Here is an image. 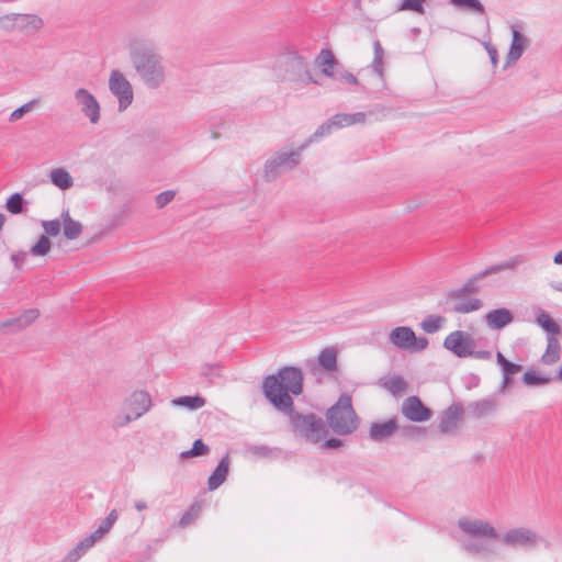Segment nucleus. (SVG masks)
Listing matches in <instances>:
<instances>
[{
  "instance_id": "1a4fd4ad",
  "label": "nucleus",
  "mask_w": 562,
  "mask_h": 562,
  "mask_svg": "<svg viewBox=\"0 0 562 562\" xmlns=\"http://www.w3.org/2000/svg\"><path fill=\"white\" fill-rule=\"evenodd\" d=\"M502 544L514 550L531 551L542 540L541 536L527 527H515L499 535Z\"/></svg>"
},
{
  "instance_id": "4c0bfd02",
  "label": "nucleus",
  "mask_w": 562,
  "mask_h": 562,
  "mask_svg": "<svg viewBox=\"0 0 562 562\" xmlns=\"http://www.w3.org/2000/svg\"><path fill=\"white\" fill-rule=\"evenodd\" d=\"M373 52L374 57L372 60V68L375 74H378L380 77L383 76V57H384V49L380 43L379 40L373 42Z\"/></svg>"
},
{
  "instance_id": "a19ab883",
  "label": "nucleus",
  "mask_w": 562,
  "mask_h": 562,
  "mask_svg": "<svg viewBox=\"0 0 562 562\" xmlns=\"http://www.w3.org/2000/svg\"><path fill=\"white\" fill-rule=\"evenodd\" d=\"M83 226L79 221H68L63 226V233L66 239H77L82 233Z\"/></svg>"
},
{
  "instance_id": "473e14b6",
  "label": "nucleus",
  "mask_w": 562,
  "mask_h": 562,
  "mask_svg": "<svg viewBox=\"0 0 562 562\" xmlns=\"http://www.w3.org/2000/svg\"><path fill=\"white\" fill-rule=\"evenodd\" d=\"M26 204L27 203L24 200L22 193L15 192L8 198L4 207L11 214L18 215L23 214L27 211Z\"/></svg>"
},
{
  "instance_id": "cd10ccee",
  "label": "nucleus",
  "mask_w": 562,
  "mask_h": 562,
  "mask_svg": "<svg viewBox=\"0 0 562 562\" xmlns=\"http://www.w3.org/2000/svg\"><path fill=\"white\" fill-rule=\"evenodd\" d=\"M561 346L554 336L548 337L546 352L541 357V362L547 366L554 364L560 360Z\"/></svg>"
},
{
  "instance_id": "6e6552de",
  "label": "nucleus",
  "mask_w": 562,
  "mask_h": 562,
  "mask_svg": "<svg viewBox=\"0 0 562 562\" xmlns=\"http://www.w3.org/2000/svg\"><path fill=\"white\" fill-rule=\"evenodd\" d=\"M279 64L284 67V78L301 83H318L308 69L305 57L295 50H288L280 55Z\"/></svg>"
},
{
  "instance_id": "4be33fe9",
  "label": "nucleus",
  "mask_w": 562,
  "mask_h": 562,
  "mask_svg": "<svg viewBox=\"0 0 562 562\" xmlns=\"http://www.w3.org/2000/svg\"><path fill=\"white\" fill-rule=\"evenodd\" d=\"M397 427V422L394 418L383 423H372L369 430V437L375 442H381L393 436Z\"/></svg>"
},
{
  "instance_id": "864d4df0",
  "label": "nucleus",
  "mask_w": 562,
  "mask_h": 562,
  "mask_svg": "<svg viewBox=\"0 0 562 562\" xmlns=\"http://www.w3.org/2000/svg\"><path fill=\"white\" fill-rule=\"evenodd\" d=\"M26 257H27V252L24 250H20V251L13 252L11 255L10 259L16 269H21L26 260Z\"/></svg>"
},
{
  "instance_id": "39448f33",
  "label": "nucleus",
  "mask_w": 562,
  "mask_h": 562,
  "mask_svg": "<svg viewBox=\"0 0 562 562\" xmlns=\"http://www.w3.org/2000/svg\"><path fill=\"white\" fill-rule=\"evenodd\" d=\"M329 428L339 436L352 434L358 428V416L352 407L351 396L341 394L326 413Z\"/></svg>"
},
{
  "instance_id": "3c124183",
  "label": "nucleus",
  "mask_w": 562,
  "mask_h": 562,
  "mask_svg": "<svg viewBox=\"0 0 562 562\" xmlns=\"http://www.w3.org/2000/svg\"><path fill=\"white\" fill-rule=\"evenodd\" d=\"M15 13L5 14L0 18V27L4 31H14L18 30V26H15Z\"/></svg>"
},
{
  "instance_id": "c9c22d12",
  "label": "nucleus",
  "mask_w": 562,
  "mask_h": 562,
  "mask_svg": "<svg viewBox=\"0 0 562 562\" xmlns=\"http://www.w3.org/2000/svg\"><path fill=\"white\" fill-rule=\"evenodd\" d=\"M446 323V318L440 315H428L420 324L422 329L427 334H434L440 330Z\"/></svg>"
},
{
  "instance_id": "393cba45",
  "label": "nucleus",
  "mask_w": 562,
  "mask_h": 562,
  "mask_svg": "<svg viewBox=\"0 0 562 562\" xmlns=\"http://www.w3.org/2000/svg\"><path fill=\"white\" fill-rule=\"evenodd\" d=\"M15 26L22 32H34L43 26V20L35 14L15 13Z\"/></svg>"
},
{
  "instance_id": "de8ad7c7",
  "label": "nucleus",
  "mask_w": 562,
  "mask_h": 562,
  "mask_svg": "<svg viewBox=\"0 0 562 562\" xmlns=\"http://www.w3.org/2000/svg\"><path fill=\"white\" fill-rule=\"evenodd\" d=\"M37 103H38V101L34 99V100H31L30 102L21 105L20 108L15 109L10 115V119H9L10 122H16L20 119H22L26 113L32 111Z\"/></svg>"
},
{
  "instance_id": "e433bc0d",
  "label": "nucleus",
  "mask_w": 562,
  "mask_h": 562,
  "mask_svg": "<svg viewBox=\"0 0 562 562\" xmlns=\"http://www.w3.org/2000/svg\"><path fill=\"white\" fill-rule=\"evenodd\" d=\"M119 518V514L116 509H112L109 515L105 517V519L102 521V524L99 526L97 530L92 532V535L98 539L101 540L105 533H108L115 521Z\"/></svg>"
},
{
  "instance_id": "5fc2aeb1",
  "label": "nucleus",
  "mask_w": 562,
  "mask_h": 562,
  "mask_svg": "<svg viewBox=\"0 0 562 562\" xmlns=\"http://www.w3.org/2000/svg\"><path fill=\"white\" fill-rule=\"evenodd\" d=\"M137 418L136 417H133V414L130 413V412H125L124 415H119L115 420H114V426L115 427H125L127 426L133 420H136Z\"/></svg>"
},
{
  "instance_id": "7ed1b4c3",
  "label": "nucleus",
  "mask_w": 562,
  "mask_h": 562,
  "mask_svg": "<svg viewBox=\"0 0 562 562\" xmlns=\"http://www.w3.org/2000/svg\"><path fill=\"white\" fill-rule=\"evenodd\" d=\"M130 58L137 76L148 89H158L166 82L164 57L151 43H132Z\"/></svg>"
},
{
  "instance_id": "bf43d9fd",
  "label": "nucleus",
  "mask_w": 562,
  "mask_h": 562,
  "mask_svg": "<svg viewBox=\"0 0 562 562\" xmlns=\"http://www.w3.org/2000/svg\"><path fill=\"white\" fill-rule=\"evenodd\" d=\"M80 555L76 552V550L72 548L70 549L65 558L61 560V562H78L80 560Z\"/></svg>"
},
{
  "instance_id": "72a5a7b5",
  "label": "nucleus",
  "mask_w": 562,
  "mask_h": 562,
  "mask_svg": "<svg viewBox=\"0 0 562 562\" xmlns=\"http://www.w3.org/2000/svg\"><path fill=\"white\" fill-rule=\"evenodd\" d=\"M537 324L548 334L557 335L561 328L558 323L544 311L540 310L536 316Z\"/></svg>"
},
{
  "instance_id": "5701e85b",
  "label": "nucleus",
  "mask_w": 562,
  "mask_h": 562,
  "mask_svg": "<svg viewBox=\"0 0 562 562\" xmlns=\"http://www.w3.org/2000/svg\"><path fill=\"white\" fill-rule=\"evenodd\" d=\"M315 63L321 68L322 74L328 78H331L336 71V68L341 66V64L334 56L333 52L327 48L321 50L315 59Z\"/></svg>"
},
{
  "instance_id": "603ef678",
  "label": "nucleus",
  "mask_w": 562,
  "mask_h": 562,
  "mask_svg": "<svg viewBox=\"0 0 562 562\" xmlns=\"http://www.w3.org/2000/svg\"><path fill=\"white\" fill-rule=\"evenodd\" d=\"M425 0H404V2L401 5L402 10H411L418 13H422L424 11L423 9V2Z\"/></svg>"
},
{
  "instance_id": "052dcab7",
  "label": "nucleus",
  "mask_w": 562,
  "mask_h": 562,
  "mask_svg": "<svg viewBox=\"0 0 562 562\" xmlns=\"http://www.w3.org/2000/svg\"><path fill=\"white\" fill-rule=\"evenodd\" d=\"M366 114L363 112H357L350 114L351 125L357 123H364L366 122Z\"/></svg>"
},
{
  "instance_id": "2eb2a0df",
  "label": "nucleus",
  "mask_w": 562,
  "mask_h": 562,
  "mask_svg": "<svg viewBox=\"0 0 562 562\" xmlns=\"http://www.w3.org/2000/svg\"><path fill=\"white\" fill-rule=\"evenodd\" d=\"M510 30L512 43L509 46V52L506 56L505 67L514 65L530 45L529 38L521 32V24H513Z\"/></svg>"
},
{
  "instance_id": "dca6fc26",
  "label": "nucleus",
  "mask_w": 562,
  "mask_h": 562,
  "mask_svg": "<svg viewBox=\"0 0 562 562\" xmlns=\"http://www.w3.org/2000/svg\"><path fill=\"white\" fill-rule=\"evenodd\" d=\"M151 407V398L147 392L136 391L124 402V411L133 414L137 419Z\"/></svg>"
},
{
  "instance_id": "6e6d98bb",
  "label": "nucleus",
  "mask_w": 562,
  "mask_h": 562,
  "mask_svg": "<svg viewBox=\"0 0 562 562\" xmlns=\"http://www.w3.org/2000/svg\"><path fill=\"white\" fill-rule=\"evenodd\" d=\"M484 47L490 56L493 67L494 68L497 67V64H498L497 48L494 45H492L491 43H484Z\"/></svg>"
},
{
  "instance_id": "412c9836",
  "label": "nucleus",
  "mask_w": 562,
  "mask_h": 562,
  "mask_svg": "<svg viewBox=\"0 0 562 562\" xmlns=\"http://www.w3.org/2000/svg\"><path fill=\"white\" fill-rule=\"evenodd\" d=\"M514 321L513 313L505 308L492 310L485 315L487 326L494 330H501Z\"/></svg>"
},
{
  "instance_id": "7c9ffc66",
  "label": "nucleus",
  "mask_w": 562,
  "mask_h": 562,
  "mask_svg": "<svg viewBox=\"0 0 562 562\" xmlns=\"http://www.w3.org/2000/svg\"><path fill=\"white\" fill-rule=\"evenodd\" d=\"M201 376L205 378L209 384H220L223 381V367L220 363H205L201 367Z\"/></svg>"
},
{
  "instance_id": "09e8293b",
  "label": "nucleus",
  "mask_w": 562,
  "mask_h": 562,
  "mask_svg": "<svg viewBox=\"0 0 562 562\" xmlns=\"http://www.w3.org/2000/svg\"><path fill=\"white\" fill-rule=\"evenodd\" d=\"M246 451L255 457L267 458L271 454L272 450L265 445H248Z\"/></svg>"
},
{
  "instance_id": "0e129e2a",
  "label": "nucleus",
  "mask_w": 562,
  "mask_h": 562,
  "mask_svg": "<svg viewBox=\"0 0 562 562\" xmlns=\"http://www.w3.org/2000/svg\"><path fill=\"white\" fill-rule=\"evenodd\" d=\"M61 220H63V225H64L65 223H67L68 221H74V218H72V217H70V215H69V210H65V211H63V213H61Z\"/></svg>"
},
{
  "instance_id": "58836bf2",
  "label": "nucleus",
  "mask_w": 562,
  "mask_h": 562,
  "mask_svg": "<svg viewBox=\"0 0 562 562\" xmlns=\"http://www.w3.org/2000/svg\"><path fill=\"white\" fill-rule=\"evenodd\" d=\"M52 249V241L46 235H41L37 241L31 247L30 254L32 256H46Z\"/></svg>"
},
{
  "instance_id": "79ce46f5",
  "label": "nucleus",
  "mask_w": 562,
  "mask_h": 562,
  "mask_svg": "<svg viewBox=\"0 0 562 562\" xmlns=\"http://www.w3.org/2000/svg\"><path fill=\"white\" fill-rule=\"evenodd\" d=\"M451 3L456 7L467 10L470 12H475L483 14L485 12L484 5L480 0H451Z\"/></svg>"
},
{
  "instance_id": "bb28decb",
  "label": "nucleus",
  "mask_w": 562,
  "mask_h": 562,
  "mask_svg": "<svg viewBox=\"0 0 562 562\" xmlns=\"http://www.w3.org/2000/svg\"><path fill=\"white\" fill-rule=\"evenodd\" d=\"M380 384L393 396H398L405 393L408 387V383L398 374H394L387 379H381Z\"/></svg>"
},
{
  "instance_id": "774afa93",
  "label": "nucleus",
  "mask_w": 562,
  "mask_h": 562,
  "mask_svg": "<svg viewBox=\"0 0 562 562\" xmlns=\"http://www.w3.org/2000/svg\"><path fill=\"white\" fill-rule=\"evenodd\" d=\"M557 291L562 292V283H557L552 285Z\"/></svg>"
},
{
  "instance_id": "20e7f679",
  "label": "nucleus",
  "mask_w": 562,
  "mask_h": 562,
  "mask_svg": "<svg viewBox=\"0 0 562 562\" xmlns=\"http://www.w3.org/2000/svg\"><path fill=\"white\" fill-rule=\"evenodd\" d=\"M458 527L465 535L473 538L461 542V547L465 552L483 559H488L496 554L495 548L486 542L485 539L498 540L499 533L488 521L462 517L458 520Z\"/></svg>"
},
{
  "instance_id": "c85d7f7f",
  "label": "nucleus",
  "mask_w": 562,
  "mask_h": 562,
  "mask_svg": "<svg viewBox=\"0 0 562 562\" xmlns=\"http://www.w3.org/2000/svg\"><path fill=\"white\" fill-rule=\"evenodd\" d=\"M522 370V366L518 363H510L502 369L503 380L498 386L499 394H506L509 387L514 384V375Z\"/></svg>"
},
{
  "instance_id": "2f4dec72",
  "label": "nucleus",
  "mask_w": 562,
  "mask_h": 562,
  "mask_svg": "<svg viewBox=\"0 0 562 562\" xmlns=\"http://www.w3.org/2000/svg\"><path fill=\"white\" fill-rule=\"evenodd\" d=\"M205 403H206V400L201 395H194V396L186 395V396H180V397L172 400V405L186 407L190 411L199 409V408L203 407L205 405Z\"/></svg>"
},
{
  "instance_id": "6ab92c4d",
  "label": "nucleus",
  "mask_w": 562,
  "mask_h": 562,
  "mask_svg": "<svg viewBox=\"0 0 562 562\" xmlns=\"http://www.w3.org/2000/svg\"><path fill=\"white\" fill-rule=\"evenodd\" d=\"M498 408V401L495 397L488 396L479 401L468 404V414L474 418H483Z\"/></svg>"
},
{
  "instance_id": "c03bdc74",
  "label": "nucleus",
  "mask_w": 562,
  "mask_h": 562,
  "mask_svg": "<svg viewBox=\"0 0 562 562\" xmlns=\"http://www.w3.org/2000/svg\"><path fill=\"white\" fill-rule=\"evenodd\" d=\"M99 540L92 535H88L82 538L74 549L82 558Z\"/></svg>"
},
{
  "instance_id": "f3484780",
  "label": "nucleus",
  "mask_w": 562,
  "mask_h": 562,
  "mask_svg": "<svg viewBox=\"0 0 562 562\" xmlns=\"http://www.w3.org/2000/svg\"><path fill=\"white\" fill-rule=\"evenodd\" d=\"M464 414L463 406L460 403L451 404L442 412L439 417V430L442 434H449L458 427V423Z\"/></svg>"
},
{
  "instance_id": "680f3d73",
  "label": "nucleus",
  "mask_w": 562,
  "mask_h": 562,
  "mask_svg": "<svg viewBox=\"0 0 562 562\" xmlns=\"http://www.w3.org/2000/svg\"><path fill=\"white\" fill-rule=\"evenodd\" d=\"M496 362L501 367V369L513 363L512 361L507 360L501 351H497V353H496Z\"/></svg>"
},
{
  "instance_id": "4468645a",
  "label": "nucleus",
  "mask_w": 562,
  "mask_h": 562,
  "mask_svg": "<svg viewBox=\"0 0 562 562\" xmlns=\"http://www.w3.org/2000/svg\"><path fill=\"white\" fill-rule=\"evenodd\" d=\"M401 412L408 420L414 423L426 422L432 416L431 409L425 406L422 400L415 395L404 400Z\"/></svg>"
},
{
  "instance_id": "0eeeda50",
  "label": "nucleus",
  "mask_w": 562,
  "mask_h": 562,
  "mask_svg": "<svg viewBox=\"0 0 562 562\" xmlns=\"http://www.w3.org/2000/svg\"><path fill=\"white\" fill-rule=\"evenodd\" d=\"M312 144L307 138L297 149L290 153H279L265 164V179L268 182L276 180L282 172L294 169L301 161V153Z\"/></svg>"
},
{
  "instance_id": "9b49d317",
  "label": "nucleus",
  "mask_w": 562,
  "mask_h": 562,
  "mask_svg": "<svg viewBox=\"0 0 562 562\" xmlns=\"http://www.w3.org/2000/svg\"><path fill=\"white\" fill-rule=\"evenodd\" d=\"M109 89L119 100V111H125L133 102V87L120 70H112L109 78Z\"/></svg>"
},
{
  "instance_id": "9d476101",
  "label": "nucleus",
  "mask_w": 562,
  "mask_h": 562,
  "mask_svg": "<svg viewBox=\"0 0 562 562\" xmlns=\"http://www.w3.org/2000/svg\"><path fill=\"white\" fill-rule=\"evenodd\" d=\"M389 340L401 350L420 352L428 347L426 337H417L415 331L407 326L395 327L389 335Z\"/></svg>"
},
{
  "instance_id": "4d7b16f0",
  "label": "nucleus",
  "mask_w": 562,
  "mask_h": 562,
  "mask_svg": "<svg viewBox=\"0 0 562 562\" xmlns=\"http://www.w3.org/2000/svg\"><path fill=\"white\" fill-rule=\"evenodd\" d=\"M342 446V440L339 438H329L324 441L323 447L325 449H337Z\"/></svg>"
},
{
  "instance_id": "c756f323",
  "label": "nucleus",
  "mask_w": 562,
  "mask_h": 562,
  "mask_svg": "<svg viewBox=\"0 0 562 562\" xmlns=\"http://www.w3.org/2000/svg\"><path fill=\"white\" fill-rule=\"evenodd\" d=\"M52 183L60 190H68L74 186V179L64 168H56L50 171Z\"/></svg>"
},
{
  "instance_id": "423d86ee",
  "label": "nucleus",
  "mask_w": 562,
  "mask_h": 562,
  "mask_svg": "<svg viewBox=\"0 0 562 562\" xmlns=\"http://www.w3.org/2000/svg\"><path fill=\"white\" fill-rule=\"evenodd\" d=\"M280 412L290 417L293 431L306 441L317 443L328 432L323 419L313 413L302 414L294 411V407L291 411Z\"/></svg>"
},
{
  "instance_id": "a211bd4d",
  "label": "nucleus",
  "mask_w": 562,
  "mask_h": 562,
  "mask_svg": "<svg viewBox=\"0 0 562 562\" xmlns=\"http://www.w3.org/2000/svg\"><path fill=\"white\" fill-rule=\"evenodd\" d=\"M351 125L350 114L337 113L328 119L326 122L321 124L318 128L308 137L312 138V143L315 139L329 135L334 128H342Z\"/></svg>"
},
{
  "instance_id": "69168bd1",
  "label": "nucleus",
  "mask_w": 562,
  "mask_h": 562,
  "mask_svg": "<svg viewBox=\"0 0 562 562\" xmlns=\"http://www.w3.org/2000/svg\"><path fill=\"white\" fill-rule=\"evenodd\" d=\"M553 262L562 266V249L554 255Z\"/></svg>"
},
{
  "instance_id": "e2e57ef3",
  "label": "nucleus",
  "mask_w": 562,
  "mask_h": 562,
  "mask_svg": "<svg viewBox=\"0 0 562 562\" xmlns=\"http://www.w3.org/2000/svg\"><path fill=\"white\" fill-rule=\"evenodd\" d=\"M134 507H135V509L137 512H143V510H146L148 508L147 503L145 501H142V499L135 501Z\"/></svg>"
},
{
  "instance_id": "aec40b11",
  "label": "nucleus",
  "mask_w": 562,
  "mask_h": 562,
  "mask_svg": "<svg viewBox=\"0 0 562 562\" xmlns=\"http://www.w3.org/2000/svg\"><path fill=\"white\" fill-rule=\"evenodd\" d=\"M38 316L40 311L37 308H29L20 316L2 322L0 328H12L13 331H20L33 324Z\"/></svg>"
},
{
  "instance_id": "ea45409f",
  "label": "nucleus",
  "mask_w": 562,
  "mask_h": 562,
  "mask_svg": "<svg viewBox=\"0 0 562 562\" xmlns=\"http://www.w3.org/2000/svg\"><path fill=\"white\" fill-rule=\"evenodd\" d=\"M210 451V448L207 445L204 443L202 439H196L193 441L192 448L187 451H182L180 453V457L182 459L193 458V457H200L205 456Z\"/></svg>"
},
{
  "instance_id": "f257e3e1",
  "label": "nucleus",
  "mask_w": 562,
  "mask_h": 562,
  "mask_svg": "<svg viewBox=\"0 0 562 562\" xmlns=\"http://www.w3.org/2000/svg\"><path fill=\"white\" fill-rule=\"evenodd\" d=\"M303 372L297 367H283L276 374L263 378L261 389L266 400L277 411H291L294 402L291 395L303 393Z\"/></svg>"
},
{
  "instance_id": "f8f14e48",
  "label": "nucleus",
  "mask_w": 562,
  "mask_h": 562,
  "mask_svg": "<svg viewBox=\"0 0 562 562\" xmlns=\"http://www.w3.org/2000/svg\"><path fill=\"white\" fill-rule=\"evenodd\" d=\"M442 346L458 358H468L475 348V341L469 333L454 330L445 338Z\"/></svg>"
},
{
  "instance_id": "f03ea898",
  "label": "nucleus",
  "mask_w": 562,
  "mask_h": 562,
  "mask_svg": "<svg viewBox=\"0 0 562 562\" xmlns=\"http://www.w3.org/2000/svg\"><path fill=\"white\" fill-rule=\"evenodd\" d=\"M524 262L522 256H515L509 260L490 266L484 270L474 273L459 288L452 289L447 293L448 300H456L452 311L458 314H468L479 311L483 306V302L477 297H468L472 294H477L481 291L480 281L483 279L499 273L505 270H513Z\"/></svg>"
},
{
  "instance_id": "13d9d810",
  "label": "nucleus",
  "mask_w": 562,
  "mask_h": 562,
  "mask_svg": "<svg viewBox=\"0 0 562 562\" xmlns=\"http://www.w3.org/2000/svg\"><path fill=\"white\" fill-rule=\"evenodd\" d=\"M470 357H473L475 359L488 360L491 359L492 353L488 350H475V348H472V353L470 355Z\"/></svg>"
},
{
  "instance_id": "a878e982",
  "label": "nucleus",
  "mask_w": 562,
  "mask_h": 562,
  "mask_svg": "<svg viewBox=\"0 0 562 562\" xmlns=\"http://www.w3.org/2000/svg\"><path fill=\"white\" fill-rule=\"evenodd\" d=\"M318 367L328 373L337 371V350L334 347H327L321 351L317 357Z\"/></svg>"
},
{
  "instance_id": "37998d69",
  "label": "nucleus",
  "mask_w": 562,
  "mask_h": 562,
  "mask_svg": "<svg viewBox=\"0 0 562 562\" xmlns=\"http://www.w3.org/2000/svg\"><path fill=\"white\" fill-rule=\"evenodd\" d=\"M331 79L340 81V82H345L348 85H353V86L359 85V80L357 79V77L353 74H351L350 71H348L342 65L340 67L336 68V71H335L334 76L331 77Z\"/></svg>"
},
{
  "instance_id": "f704fd0d",
  "label": "nucleus",
  "mask_w": 562,
  "mask_h": 562,
  "mask_svg": "<svg viewBox=\"0 0 562 562\" xmlns=\"http://www.w3.org/2000/svg\"><path fill=\"white\" fill-rule=\"evenodd\" d=\"M553 380V378L541 375L533 370L526 371L521 378L522 383L529 387L547 385Z\"/></svg>"
},
{
  "instance_id": "8fccbe9b",
  "label": "nucleus",
  "mask_w": 562,
  "mask_h": 562,
  "mask_svg": "<svg viewBox=\"0 0 562 562\" xmlns=\"http://www.w3.org/2000/svg\"><path fill=\"white\" fill-rule=\"evenodd\" d=\"M176 192L172 190H167L159 193L156 196V205L158 209L165 207L168 203H170L175 199Z\"/></svg>"
},
{
  "instance_id": "338daca9",
  "label": "nucleus",
  "mask_w": 562,
  "mask_h": 562,
  "mask_svg": "<svg viewBox=\"0 0 562 562\" xmlns=\"http://www.w3.org/2000/svg\"><path fill=\"white\" fill-rule=\"evenodd\" d=\"M554 380L562 381V363H561V367H560V369H559V371H558V374H557V376L554 378Z\"/></svg>"
},
{
  "instance_id": "a18cd8bd",
  "label": "nucleus",
  "mask_w": 562,
  "mask_h": 562,
  "mask_svg": "<svg viewBox=\"0 0 562 562\" xmlns=\"http://www.w3.org/2000/svg\"><path fill=\"white\" fill-rule=\"evenodd\" d=\"M42 227L44 229V235L47 237H56L61 229L60 220L55 218L50 221H42Z\"/></svg>"
},
{
  "instance_id": "49530a36",
  "label": "nucleus",
  "mask_w": 562,
  "mask_h": 562,
  "mask_svg": "<svg viewBox=\"0 0 562 562\" xmlns=\"http://www.w3.org/2000/svg\"><path fill=\"white\" fill-rule=\"evenodd\" d=\"M200 510H201L200 505H198V504L191 505L190 508L181 516V518L179 520V526L187 527L190 524H192V521L195 518H198Z\"/></svg>"
},
{
  "instance_id": "b1692460",
  "label": "nucleus",
  "mask_w": 562,
  "mask_h": 562,
  "mask_svg": "<svg viewBox=\"0 0 562 562\" xmlns=\"http://www.w3.org/2000/svg\"><path fill=\"white\" fill-rule=\"evenodd\" d=\"M229 470V458L225 456L221 459L215 470L212 472L207 480V487L210 491L218 488L225 481Z\"/></svg>"
},
{
  "instance_id": "ddd939ff",
  "label": "nucleus",
  "mask_w": 562,
  "mask_h": 562,
  "mask_svg": "<svg viewBox=\"0 0 562 562\" xmlns=\"http://www.w3.org/2000/svg\"><path fill=\"white\" fill-rule=\"evenodd\" d=\"M74 98L82 114L89 119L91 124H97L100 121L101 108L95 97L87 89L79 88L75 91Z\"/></svg>"
}]
</instances>
